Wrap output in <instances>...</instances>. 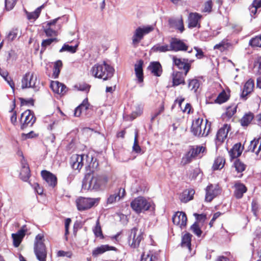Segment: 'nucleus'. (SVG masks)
<instances>
[{
  "label": "nucleus",
  "mask_w": 261,
  "mask_h": 261,
  "mask_svg": "<svg viewBox=\"0 0 261 261\" xmlns=\"http://www.w3.org/2000/svg\"><path fill=\"white\" fill-rule=\"evenodd\" d=\"M109 177L105 174H93L87 172L83 180L82 189L85 190L97 191L106 186Z\"/></svg>",
  "instance_id": "1"
},
{
  "label": "nucleus",
  "mask_w": 261,
  "mask_h": 261,
  "mask_svg": "<svg viewBox=\"0 0 261 261\" xmlns=\"http://www.w3.org/2000/svg\"><path fill=\"white\" fill-rule=\"evenodd\" d=\"M114 69L113 67L103 62L102 64H97L91 69L92 74L95 77L102 79L106 81L111 78L114 74Z\"/></svg>",
  "instance_id": "2"
},
{
  "label": "nucleus",
  "mask_w": 261,
  "mask_h": 261,
  "mask_svg": "<svg viewBox=\"0 0 261 261\" xmlns=\"http://www.w3.org/2000/svg\"><path fill=\"white\" fill-rule=\"evenodd\" d=\"M206 125L207 122L202 124V119H197L192 124V133L194 136L198 137H205L208 135L210 129V124L208 125L207 129Z\"/></svg>",
  "instance_id": "3"
},
{
  "label": "nucleus",
  "mask_w": 261,
  "mask_h": 261,
  "mask_svg": "<svg viewBox=\"0 0 261 261\" xmlns=\"http://www.w3.org/2000/svg\"><path fill=\"white\" fill-rule=\"evenodd\" d=\"M153 30V27L151 25H148L143 28L138 27L134 31L132 37V45L137 47L139 43L143 39L144 36L149 33Z\"/></svg>",
  "instance_id": "4"
},
{
  "label": "nucleus",
  "mask_w": 261,
  "mask_h": 261,
  "mask_svg": "<svg viewBox=\"0 0 261 261\" xmlns=\"http://www.w3.org/2000/svg\"><path fill=\"white\" fill-rule=\"evenodd\" d=\"M99 198H84L81 197L76 201L77 210L80 211L91 208L95 205H97L99 202Z\"/></svg>",
  "instance_id": "5"
},
{
  "label": "nucleus",
  "mask_w": 261,
  "mask_h": 261,
  "mask_svg": "<svg viewBox=\"0 0 261 261\" xmlns=\"http://www.w3.org/2000/svg\"><path fill=\"white\" fill-rule=\"evenodd\" d=\"M130 206L137 213H140L148 210L150 203L144 197H138L131 202Z\"/></svg>",
  "instance_id": "6"
},
{
  "label": "nucleus",
  "mask_w": 261,
  "mask_h": 261,
  "mask_svg": "<svg viewBox=\"0 0 261 261\" xmlns=\"http://www.w3.org/2000/svg\"><path fill=\"white\" fill-rule=\"evenodd\" d=\"M143 239V232L138 231V228L135 227L131 229L129 236L128 243L132 248H136L139 247L141 241Z\"/></svg>",
  "instance_id": "7"
},
{
  "label": "nucleus",
  "mask_w": 261,
  "mask_h": 261,
  "mask_svg": "<svg viewBox=\"0 0 261 261\" xmlns=\"http://www.w3.org/2000/svg\"><path fill=\"white\" fill-rule=\"evenodd\" d=\"M35 121L36 117L33 112L29 110L25 111L21 115V129H24L29 126H32Z\"/></svg>",
  "instance_id": "8"
},
{
  "label": "nucleus",
  "mask_w": 261,
  "mask_h": 261,
  "mask_svg": "<svg viewBox=\"0 0 261 261\" xmlns=\"http://www.w3.org/2000/svg\"><path fill=\"white\" fill-rule=\"evenodd\" d=\"M37 76H34L33 73L28 72L25 74L21 80L22 89L33 88L36 90H37Z\"/></svg>",
  "instance_id": "9"
},
{
  "label": "nucleus",
  "mask_w": 261,
  "mask_h": 261,
  "mask_svg": "<svg viewBox=\"0 0 261 261\" xmlns=\"http://www.w3.org/2000/svg\"><path fill=\"white\" fill-rule=\"evenodd\" d=\"M170 50L177 52L179 51H187L188 46L182 40L172 37L169 41Z\"/></svg>",
  "instance_id": "10"
},
{
  "label": "nucleus",
  "mask_w": 261,
  "mask_h": 261,
  "mask_svg": "<svg viewBox=\"0 0 261 261\" xmlns=\"http://www.w3.org/2000/svg\"><path fill=\"white\" fill-rule=\"evenodd\" d=\"M88 156L85 154H75L72 156L70 164L72 168L74 170H80L83 166H85L86 158Z\"/></svg>",
  "instance_id": "11"
},
{
  "label": "nucleus",
  "mask_w": 261,
  "mask_h": 261,
  "mask_svg": "<svg viewBox=\"0 0 261 261\" xmlns=\"http://www.w3.org/2000/svg\"><path fill=\"white\" fill-rule=\"evenodd\" d=\"M34 252L39 261H46L47 251L43 243H38L34 245Z\"/></svg>",
  "instance_id": "12"
},
{
  "label": "nucleus",
  "mask_w": 261,
  "mask_h": 261,
  "mask_svg": "<svg viewBox=\"0 0 261 261\" xmlns=\"http://www.w3.org/2000/svg\"><path fill=\"white\" fill-rule=\"evenodd\" d=\"M230 129L229 125L225 124L218 131L216 135L215 142L216 145H220L222 144L227 136L228 133Z\"/></svg>",
  "instance_id": "13"
},
{
  "label": "nucleus",
  "mask_w": 261,
  "mask_h": 261,
  "mask_svg": "<svg viewBox=\"0 0 261 261\" xmlns=\"http://www.w3.org/2000/svg\"><path fill=\"white\" fill-rule=\"evenodd\" d=\"M206 195L205 200L207 202H211L215 197L220 194V190L217 185H210L206 188Z\"/></svg>",
  "instance_id": "14"
},
{
  "label": "nucleus",
  "mask_w": 261,
  "mask_h": 261,
  "mask_svg": "<svg viewBox=\"0 0 261 261\" xmlns=\"http://www.w3.org/2000/svg\"><path fill=\"white\" fill-rule=\"evenodd\" d=\"M172 60L175 65H176L179 69H182L185 71V75H187L191 68V64L188 63V59H178L175 56H173Z\"/></svg>",
  "instance_id": "15"
},
{
  "label": "nucleus",
  "mask_w": 261,
  "mask_h": 261,
  "mask_svg": "<svg viewBox=\"0 0 261 261\" xmlns=\"http://www.w3.org/2000/svg\"><path fill=\"white\" fill-rule=\"evenodd\" d=\"M187 221V216L182 212H177L172 217V222L174 224L179 226L181 228L186 226Z\"/></svg>",
  "instance_id": "16"
},
{
  "label": "nucleus",
  "mask_w": 261,
  "mask_h": 261,
  "mask_svg": "<svg viewBox=\"0 0 261 261\" xmlns=\"http://www.w3.org/2000/svg\"><path fill=\"white\" fill-rule=\"evenodd\" d=\"M86 156H88V158H86L85 168L87 171L89 170L91 172H94L96 170L98 167V162L96 159H94L92 154L88 153L86 154Z\"/></svg>",
  "instance_id": "17"
},
{
  "label": "nucleus",
  "mask_w": 261,
  "mask_h": 261,
  "mask_svg": "<svg viewBox=\"0 0 261 261\" xmlns=\"http://www.w3.org/2000/svg\"><path fill=\"white\" fill-rule=\"evenodd\" d=\"M43 179L49 187L54 188L57 184V178L52 173L46 170H43L41 173Z\"/></svg>",
  "instance_id": "18"
},
{
  "label": "nucleus",
  "mask_w": 261,
  "mask_h": 261,
  "mask_svg": "<svg viewBox=\"0 0 261 261\" xmlns=\"http://www.w3.org/2000/svg\"><path fill=\"white\" fill-rule=\"evenodd\" d=\"M172 76L173 86L185 84V78L186 75H185V73H183L179 71L173 72Z\"/></svg>",
  "instance_id": "19"
},
{
  "label": "nucleus",
  "mask_w": 261,
  "mask_h": 261,
  "mask_svg": "<svg viewBox=\"0 0 261 261\" xmlns=\"http://www.w3.org/2000/svg\"><path fill=\"white\" fill-rule=\"evenodd\" d=\"M30 170L28 163L25 161L23 160L21 161V169L20 172V178L24 181H27L30 178Z\"/></svg>",
  "instance_id": "20"
},
{
  "label": "nucleus",
  "mask_w": 261,
  "mask_h": 261,
  "mask_svg": "<svg viewBox=\"0 0 261 261\" xmlns=\"http://www.w3.org/2000/svg\"><path fill=\"white\" fill-rule=\"evenodd\" d=\"M201 16L196 13H190L188 17V27L189 28H193L196 27H200V24L198 23V21L201 18Z\"/></svg>",
  "instance_id": "21"
},
{
  "label": "nucleus",
  "mask_w": 261,
  "mask_h": 261,
  "mask_svg": "<svg viewBox=\"0 0 261 261\" xmlns=\"http://www.w3.org/2000/svg\"><path fill=\"white\" fill-rule=\"evenodd\" d=\"M26 230L23 229L19 230L16 233H13L12 237L13 241V245L15 247H17L21 243L22 239L25 234Z\"/></svg>",
  "instance_id": "22"
},
{
  "label": "nucleus",
  "mask_w": 261,
  "mask_h": 261,
  "mask_svg": "<svg viewBox=\"0 0 261 261\" xmlns=\"http://www.w3.org/2000/svg\"><path fill=\"white\" fill-rule=\"evenodd\" d=\"M143 65V61L142 60H139L138 62L135 64V74L139 83L143 82L144 79Z\"/></svg>",
  "instance_id": "23"
},
{
  "label": "nucleus",
  "mask_w": 261,
  "mask_h": 261,
  "mask_svg": "<svg viewBox=\"0 0 261 261\" xmlns=\"http://www.w3.org/2000/svg\"><path fill=\"white\" fill-rule=\"evenodd\" d=\"M261 150V138L257 139H254L250 142L249 146V150L255 152L258 154Z\"/></svg>",
  "instance_id": "24"
},
{
  "label": "nucleus",
  "mask_w": 261,
  "mask_h": 261,
  "mask_svg": "<svg viewBox=\"0 0 261 261\" xmlns=\"http://www.w3.org/2000/svg\"><path fill=\"white\" fill-rule=\"evenodd\" d=\"M234 195L238 199L241 198L243 197V194L247 191V188L246 186L240 182H236L234 185Z\"/></svg>",
  "instance_id": "25"
},
{
  "label": "nucleus",
  "mask_w": 261,
  "mask_h": 261,
  "mask_svg": "<svg viewBox=\"0 0 261 261\" xmlns=\"http://www.w3.org/2000/svg\"><path fill=\"white\" fill-rule=\"evenodd\" d=\"M192 235L190 233H186L182 236L180 245L182 248H187L189 252L191 251V239Z\"/></svg>",
  "instance_id": "26"
},
{
  "label": "nucleus",
  "mask_w": 261,
  "mask_h": 261,
  "mask_svg": "<svg viewBox=\"0 0 261 261\" xmlns=\"http://www.w3.org/2000/svg\"><path fill=\"white\" fill-rule=\"evenodd\" d=\"M109 250H116V248L114 247L110 246L108 245H101L93 250L92 255L94 257H97L98 255Z\"/></svg>",
  "instance_id": "27"
},
{
  "label": "nucleus",
  "mask_w": 261,
  "mask_h": 261,
  "mask_svg": "<svg viewBox=\"0 0 261 261\" xmlns=\"http://www.w3.org/2000/svg\"><path fill=\"white\" fill-rule=\"evenodd\" d=\"M148 69L157 76H160L162 72V66L159 62H151L148 66Z\"/></svg>",
  "instance_id": "28"
},
{
  "label": "nucleus",
  "mask_w": 261,
  "mask_h": 261,
  "mask_svg": "<svg viewBox=\"0 0 261 261\" xmlns=\"http://www.w3.org/2000/svg\"><path fill=\"white\" fill-rule=\"evenodd\" d=\"M254 85L253 81L249 80L244 85L241 97L245 98L248 94L251 93L253 89Z\"/></svg>",
  "instance_id": "29"
},
{
  "label": "nucleus",
  "mask_w": 261,
  "mask_h": 261,
  "mask_svg": "<svg viewBox=\"0 0 261 261\" xmlns=\"http://www.w3.org/2000/svg\"><path fill=\"white\" fill-rule=\"evenodd\" d=\"M151 50L154 53H166L167 51H171L170 44H156L154 45L151 49Z\"/></svg>",
  "instance_id": "30"
},
{
  "label": "nucleus",
  "mask_w": 261,
  "mask_h": 261,
  "mask_svg": "<svg viewBox=\"0 0 261 261\" xmlns=\"http://www.w3.org/2000/svg\"><path fill=\"white\" fill-rule=\"evenodd\" d=\"M89 104L88 102V99H85L82 103L76 107L74 110V116L75 117H79L83 111H87L89 108Z\"/></svg>",
  "instance_id": "31"
},
{
  "label": "nucleus",
  "mask_w": 261,
  "mask_h": 261,
  "mask_svg": "<svg viewBox=\"0 0 261 261\" xmlns=\"http://www.w3.org/2000/svg\"><path fill=\"white\" fill-rule=\"evenodd\" d=\"M169 22L170 24L174 25L176 29L179 30L180 32L184 31V22L181 17L178 19H170Z\"/></svg>",
  "instance_id": "32"
},
{
  "label": "nucleus",
  "mask_w": 261,
  "mask_h": 261,
  "mask_svg": "<svg viewBox=\"0 0 261 261\" xmlns=\"http://www.w3.org/2000/svg\"><path fill=\"white\" fill-rule=\"evenodd\" d=\"M62 62L61 60H58L55 62L53 68V76L55 79L58 77L60 73L61 69L62 67Z\"/></svg>",
  "instance_id": "33"
},
{
  "label": "nucleus",
  "mask_w": 261,
  "mask_h": 261,
  "mask_svg": "<svg viewBox=\"0 0 261 261\" xmlns=\"http://www.w3.org/2000/svg\"><path fill=\"white\" fill-rule=\"evenodd\" d=\"M225 161L223 157H218L214 162L213 168L214 170L222 169L224 165Z\"/></svg>",
  "instance_id": "34"
},
{
  "label": "nucleus",
  "mask_w": 261,
  "mask_h": 261,
  "mask_svg": "<svg viewBox=\"0 0 261 261\" xmlns=\"http://www.w3.org/2000/svg\"><path fill=\"white\" fill-rule=\"evenodd\" d=\"M233 165L236 168V170L238 173H242L246 168V165L241 161L240 159L236 160L234 162Z\"/></svg>",
  "instance_id": "35"
},
{
  "label": "nucleus",
  "mask_w": 261,
  "mask_h": 261,
  "mask_svg": "<svg viewBox=\"0 0 261 261\" xmlns=\"http://www.w3.org/2000/svg\"><path fill=\"white\" fill-rule=\"evenodd\" d=\"M253 118V114L251 113L245 114L241 120L242 126H247Z\"/></svg>",
  "instance_id": "36"
},
{
  "label": "nucleus",
  "mask_w": 261,
  "mask_h": 261,
  "mask_svg": "<svg viewBox=\"0 0 261 261\" xmlns=\"http://www.w3.org/2000/svg\"><path fill=\"white\" fill-rule=\"evenodd\" d=\"M27 18L29 20L36 19L39 16L41 12V8H37L34 12H29L25 11Z\"/></svg>",
  "instance_id": "37"
},
{
  "label": "nucleus",
  "mask_w": 261,
  "mask_h": 261,
  "mask_svg": "<svg viewBox=\"0 0 261 261\" xmlns=\"http://www.w3.org/2000/svg\"><path fill=\"white\" fill-rule=\"evenodd\" d=\"M156 257L150 251L144 252L142 256L141 261H156Z\"/></svg>",
  "instance_id": "38"
},
{
  "label": "nucleus",
  "mask_w": 261,
  "mask_h": 261,
  "mask_svg": "<svg viewBox=\"0 0 261 261\" xmlns=\"http://www.w3.org/2000/svg\"><path fill=\"white\" fill-rule=\"evenodd\" d=\"M205 150V147L203 146H196L195 147H193L189 151L192 154L191 155L196 157L199 155L201 153H203Z\"/></svg>",
  "instance_id": "39"
},
{
  "label": "nucleus",
  "mask_w": 261,
  "mask_h": 261,
  "mask_svg": "<svg viewBox=\"0 0 261 261\" xmlns=\"http://www.w3.org/2000/svg\"><path fill=\"white\" fill-rule=\"evenodd\" d=\"M199 82L197 79H193L189 81L188 87L191 90H193L194 92H196L197 90L199 87Z\"/></svg>",
  "instance_id": "40"
},
{
  "label": "nucleus",
  "mask_w": 261,
  "mask_h": 261,
  "mask_svg": "<svg viewBox=\"0 0 261 261\" xmlns=\"http://www.w3.org/2000/svg\"><path fill=\"white\" fill-rule=\"evenodd\" d=\"M249 44L252 47H261V35L252 38Z\"/></svg>",
  "instance_id": "41"
},
{
  "label": "nucleus",
  "mask_w": 261,
  "mask_h": 261,
  "mask_svg": "<svg viewBox=\"0 0 261 261\" xmlns=\"http://www.w3.org/2000/svg\"><path fill=\"white\" fill-rule=\"evenodd\" d=\"M57 41L58 40L56 38L43 40L41 43V51L44 50L46 48L50 45L53 42Z\"/></svg>",
  "instance_id": "42"
},
{
  "label": "nucleus",
  "mask_w": 261,
  "mask_h": 261,
  "mask_svg": "<svg viewBox=\"0 0 261 261\" xmlns=\"http://www.w3.org/2000/svg\"><path fill=\"white\" fill-rule=\"evenodd\" d=\"M138 133L137 130L135 131V135L134 139V143L133 146V150L136 153H140L141 151V148L138 144Z\"/></svg>",
  "instance_id": "43"
},
{
  "label": "nucleus",
  "mask_w": 261,
  "mask_h": 261,
  "mask_svg": "<svg viewBox=\"0 0 261 261\" xmlns=\"http://www.w3.org/2000/svg\"><path fill=\"white\" fill-rule=\"evenodd\" d=\"M77 46H70L68 44H64L62 47L60 49V52L68 51L70 53H74L76 51Z\"/></svg>",
  "instance_id": "44"
},
{
  "label": "nucleus",
  "mask_w": 261,
  "mask_h": 261,
  "mask_svg": "<svg viewBox=\"0 0 261 261\" xmlns=\"http://www.w3.org/2000/svg\"><path fill=\"white\" fill-rule=\"evenodd\" d=\"M17 0H5V8L7 11L11 10L15 6Z\"/></svg>",
  "instance_id": "45"
},
{
  "label": "nucleus",
  "mask_w": 261,
  "mask_h": 261,
  "mask_svg": "<svg viewBox=\"0 0 261 261\" xmlns=\"http://www.w3.org/2000/svg\"><path fill=\"white\" fill-rule=\"evenodd\" d=\"M227 100V97L225 92L220 93L215 100V102L218 103H222Z\"/></svg>",
  "instance_id": "46"
},
{
  "label": "nucleus",
  "mask_w": 261,
  "mask_h": 261,
  "mask_svg": "<svg viewBox=\"0 0 261 261\" xmlns=\"http://www.w3.org/2000/svg\"><path fill=\"white\" fill-rule=\"evenodd\" d=\"M119 194L115 193L113 194H111L107 198V203L108 204H112L115 203L117 200H118Z\"/></svg>",
  "instance_id": "47"
},
{
  "label": "nucleus",
  "mask_w": 261,
  "mask_h": 261,
  "mask_svg": "<svg viewBox=\"0 0 261 261\" xmlns=\"http://www.w3.org/2000/svg\"><path fill=\"white\" fill-rule=\"evenodd\" d=\"M191 229L198 237H200L202 233V231L197 223H194L191 226Z\"/></svg>",
  "instance_id": "48"
},
{
  "label": "nucleus",
  "mask_w": 261,
  "mask_h": 261,
  "mask_svg": "<svg viewBox=\"0 0 261 261\" xmlns=\"http://www.w3.org/2000/svg\"><path fill=\"white\" fill-rule=\"evenodd\" d=\"M237 106H233L229 107L227 108L226 111V115L229 118H231L237 111Z\"/></svg>",
  "instance_id": "49"
},
{
  "label": "nucleus",
  "mask_w": 261,
  "mask_h": 261,
  "mask_svg": "<svg viewBox=\"0 0 261 261\" xmlns=\"http://www.w3.org/2000/svg\"><path fill=\"white\" fill-rule=\"evenodd\" d=\"M228 43L226 42V41L223 40L221 42L218 44H216L214 48L215 49H219L220 51H223L227 47Z\"/></svg>",
  "instance_id": "50"
},
{
  "label": "nucleus",
  "mask_w": 261,
  "mask_h": 261,
  "mask_svg": "<svg viewBox=\"0 0 261 261\" xmlns=\"http://www.w3.org/2000/svg\"><path fill=\"white\" fill-rule=\"evenodd\" d=\"M164 111V102H162L161 107L158 111L152 114L151 117V121L153 122L156 117L160 115Z\"/></svg>",
  "instance_id": "51"
},
{
  "label": "nucleus",
  "mask_w": 261,
  "mask_h": 261,
  "mask_svg": "<svg viewBox=\"0 0 261 261\" xmlns=\"http://www.w3.org/2000/svg\"><path fill=\"white\" fill-rule=\"evenodd\" d=\"M61 85V83L58 81H52L50 83V88L53 91L58 94L59 91V88Z\"/></svg>",
  "instance_id": "52"
},
{
  "label": "nucleus",
  "mask_w": 261,
  "mask_h": 261,
  "mask_svg": "<svg viewBox=\"0 0 261 261\" xmlns=\"http://www.w3.org/2000/svg\"><path fill=\"white\" fill-rule=\"evenodd\" d=\"M195 192L193 190H188V191H185L184 192V195L187 196V197H184L185 202H187L193 199V195H194Z\"/></svg>",
  "instance_id": "53"
},
{
  "label": "nucleus",
  "mask_w": 261,
  "mask_h": 261,
  "mask_svg": "<svg viewBox=\"0 0 261 261\" xmlns=\"http://www.w3.org/2000/svg\"><path fill=\"white\" fill-rule=\"evenodd\" d=\"M57 256L58 257H66L70 258L72 256V252L71 251H65L63 250H59L57 252Z\"/></svg>",
  "instance_id": "54"
},
{
  "label": "nucleus",
  "mask_w": 261,
  "mask_h": 261,
  "mask_svg": "<svg viewBox=\"0 0 261 261\" xmlns=\"http://www.w3.org/2000/svg\"><path fill=\"white\" fill-rule=\"evenodd\" d=\"M94 233L96 237H101L102 235L101 227L99 221L96 222V226L93 229Z\"/></svg>",
  "instance_id": "55"
},
{
  "label": "nucleus",
  "mask_w": 261,
  "mask_h": 261,
  "mask_svg": "<svg viewBox=\"0 0 261 261\" xmlns=\"http://www.w3.org/2000/svg\"><path fill=\"white\" fill-rule=\"evenodd\" d=\"M191 155L192 154L190 153V151H189V152L186 154L185 156L182 158V162H184L185 164L190 163L192 159L195 158V156H193V155Z\"/></svg>",
  "instance_id": "56"
},
{
  "label": "nucleus",
  "mask_w": 261,
  "mask_h": 261,
  "mask_svg": "<svg viewBox=\"0 0 261 261\" xmlns=\"http://www.w3.org/2000/svg\"><path fill=\"white\" fill-rule=\"evenodd\" d=\"M45 34L48 37L56 36L57 35V32L50 29V28L45 29L44 30Z\"/></svg>",
  "instance_id": "57"
},
{
  "label": "nucleus",
  "mask_w": 261,
  "mask_h": 261,
  "mask_svg": "<svg viewBox=\"0 0 261 261\" xmlns=\"http://www.w3.org/2000/svg\"><path fill=\"white\" fill-rule=\"evenodd\" d=\"M194 49L196 51V57L197 59H200L203 58L204 53L201 49L198 48V47L195 46Z\"/></svg>",
  "instance_id": "58"
},
{
  "label": "nucleus",
  "mask_w": 261,
  "mask_h": 261,
  "mask_svg": "<svg viewBox=\"0 0 261 261\" xmlns=\"http://www.w3.org/2000/svg\"><path fill=\"white\" fill-rule=\"evenodd\" d=\"M212 8V2L211 1H208L206 2L204 4L203 11L210 12L211 11Z\"/></svg>",
  "instance_id": "59"
},
{
  "label": "nucleus",
  "mask_w": 261,
  "mask_h": 261,
  "mask_svg": "<svg viewBox=\"0 0 261 261\" xmlns=\"http://www.w3.org/2000/svg\"><path fill=\"white\" fill-rule=\"evenodd\" d=\"M17 35V30H12L10 32L8 35V38L10 40H13L16 37Z\"/></svg>",
  "instance_id": "60"
},
{
  "label": "nucleus",
  "mask_w": 261,
  "mask_h": 261,
  "mask_svg": "<svg viewBox=\"0 0 261 261\" xmlns=\"http://www.w3.org/2000/svg\"><path fill=\"white\" fill-rule=\"evenodd\" d=\"M4 80L9 85V86L12 88L13 91H14L15 84H14V83L13 82L12 79H11V77L8 76L5 79H4Z\"/></svg>",
  "instance_id": "61"
},
{
  "label": "nucleus",
  "mask_w": 261,
  "mask_h": 261,
  "mask_svg": "<svg viewBox=\"0 0 261 261\" xmlns=\"http://www.w3.org/2000/svg\"><path fill=\"white\" fill-rule=\"evenodd\" d=\"M36 136V135L33 131H31L28 134H22V137L24 139L33 138Z\"/></svg>",
  "instance_id": "62"
},
{
  "label": "nucleus",
  "mask_w": 261,
  "mask_h": 261,
  "mask_svg": "<svg viewBox=\"0 0 261 261\" xmlns=\"http://www.w3.org/2000/svg\"><path fill=\"white\" fill-rule=\"evenodd\" d=\"M229 153L231 159L237 158L242 154L241 152L238 151H233L232 148L229 151Z\"/></svg>",
  "instance_id": "63"
},
{
  "label": "nucleus",
  "mask_w": 261,
  "mask_h": 261,
  "mask_svg": "<svg viewBox=\"0 0 261 261\" xmlns=\"http://www.w3.org/2000/svg\"><path fill=\"white\" fill-rule=\"evenodd\" d=\"M34 188L36 192L39 194L41 195L43 192V190L41 187L40 186V185L38 183H35L34 185Z\"/></svg>",
  "instance_id": "64"
}]
</instances>
